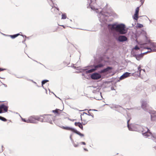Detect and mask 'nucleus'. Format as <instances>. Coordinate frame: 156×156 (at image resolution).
<instances>
[{"instance_id":"nucleus-15","label":"nucleus","mask_w":156,"mask_h":156,"mask_svg":"<svg viewBox=\"0 0 156 156\" xmlns=\"http://www.w3.org/2000/svg\"><path fill=\"white\" fill-rule=\"evenodd\" d=\"M27 122L36 123L37 122L35 120L34 116H33L30 117L28 119H27Z\"/></svg>"},{"instance_id":"nucleus-35","label":"nucleus","mask_w":156,"mask_h":156,"mask_svg":"<svg viewBox=\"0 0 156 156\" xmlns=\"http://www.w3.org/2000/svg\"><path fill=\"white\" fill-rule=\"evenodd\" d=\"M134 49L135 50H139L140 49V48L136 45L134 48Z\"/></svg>"},{"instance_id":"nucleus-54","label":"nucleus","mask_w":156,"mask_h":156,"mask_svg":"<svg viewBox=\"0 0 156 156\" xmlns=\"http://www.w3.org/2000/svg\"><path fill=\"white\" fill-rule=\"evenodd\" d=\"M61 26L63 27L64 28H65V27H64L63 25H61Z\"/></svg>"},{"instance_id":"nucleus-31","label":"nucleus","mask_w":156,"mask_h":156,"mask_svg":"<svg viewBox=\"0 0 156 156\" xmlns=\"http://www.w3.org/2000/svg\"><path fill=\"white\" fill-rule=\"evenodd\" d=\"M66 16L65 14H62V19H65L66 18Z\"/></svg>"},{"instance_id":"nucleus-8","label":"nucleus","mask_w":156,"mask_h":156,"mask_svg":"<svg viewBox=\"0 0 156 156\" xmlns=\"http://www.w3.org/2000/svg\"><path fill=\"white\" fill-rule=\"evenodd\" d=\"M112 69L113 68L112 67L108 66L107 68L101 70L99 72V73H110L112 72Z\"/></svg>"},{"instance_id":"nucleus-20","label":"nucleus","mask_w":156,"mask_h":156,"mask_svg":"<svg viewBox=\"0 0 156 156\" xmlns=\"http://www.w3.org/2000/svg\"><path fill=\"white\" fill-rule=\"evenodd\" d=\"M73 132L76 133V134L79 135V136L81 137L84 136V135L83 134L81 133L80 132L77 131L76 129H75Z\"/></svg>"},{"instance_id":"nucleus-23","label":"nucleus","mask_w":156,"mask_h":156,"mask_svg":"<svg viewBox=\"0 0 156 156\" xmlns=\"http://www.w3.org/2000/svg\"><path fill=\"white\" fill-rule=\"evenodd\" d=\"M88 114L87 113L85 112H83V114H82L81 115V120H82V115H83L84 114H86L87 115H88L89 116H91L93 118H94V115H93L92 114H91L89 112H88Z\"/></svg>"},{"instance_id":"nucleus-44","label":"nucleus","mask_w":156,"mask_h":156,"mask_svg":"<svg viewBox=\"0 0 156 156\" xmlns=\"http://www.w3.org/2000/svg\"><path fill=\"white\" fill-rule=\"evenodd\" d=\"M111 90H115V89H114V88L113 87H111Z\"/></svg>"},{"instance_id":"nucleus-10","label":"nucleus","mask_w":156,"mask_h":156,"mask_svg":"<svg viewBox=\"0 0 156 156\" xmlns=\"http://www.w3.org/2000/svg\"><path fill=\"white\" fill-rule=\"evenodd\" d=\"M127 38L125 36L123 35H120L116 38V40L120 42H123L126 41L127 40Z\"/></svg>"},{"instance_id":"nucleus-51","label":"nucleus","mask_w":156,"mask_h":156,"mask_svg":"<svg viewBox=\"0 0 156 156\" xmlns=\"http://www.w3.org/2000/svg\"><path fill=\"white\" fill-rule=\"evenodd\" d=\"M42 87L44 88V86H43V85H42Z\"/></svg>"},{"instance_id":"nucleus-6","label":"nucleus","mask_w":156,"mask_h":156,"mask_svg":"<svg viewBox=\"0 0 156 156\" xmlns=\"http://www.w3.org/2000/svg\"><path fill=\"white\" fill-rule=\"evenodd\" d=\"M105 64L102 63H100L97 65H95L94 68L91 69L90 70L86 71V73H91L96 70L99 68H101L104 66Z\"/></svg>"},{"instance_id":"nucleus-38","label":"nucleus","mask_w":156,"mask_h":156,"mask_svg":"<svg viewBox=\"0 0 156 156\" xmlns=\"http://www.w3.org/2000/svg\"><path fill=\"white\" fill-rule=\"evenodd\" d=\"M22 120L23 121L27 122V120H26L25 119L23 118H22Z\"/></svg>"},{"instance_id":"nucleus-25","label":"nucleus","mask_w":156,"mask_h":156,"mask_svg":"<svg viewBox=\"0 0 156 156\" xmlns=\"http://www.w3.org/2000/svg\"><path fill=\"white\" fill-rule=\"evenodd\" d=\"M119 107V105H112L111 106H110V108L112 109H113L114 108H117Z\"/></svg>"},{"instance_id":"nucleus-30","label":"nucleus","mask_w":156,"mask_h":156,"mask_svg":"<svg viewBox=\"0 0 156 156\" xmlns=\"http://www.w3.org/2000/svg\"><path fill=\"white\" fill-rule=\"evenodd\" d=\"M34 117L35 120H37L38 121V120H39L40 117L38 116H34Z\"/></svg>"},{"instance_id":"nucleus-3","label":"nucleus","mask_w":156,"mask_h":156,"mask_svg":"<svg viewBox=\"0 0 156 156\" xmlns=\"http://www.w3.org/2000/svg\"><path fill=\"white\" fill-rule=\"evenodd\" d=\"M111 29L114 30L121 34H124L127 33V30L126 29L125 25L122 23L119 24H112L111 25Z\"/></svg>"},{"instance_id":"nucleus-42","label":"nucleus","mask_w":156,"mask_h":156,"mask_svg":"<svg viewBox=\"0 0 156 156\" xmlns=\"http://www.w3.org/2000/svg\"><path fill=\"white\" fill-rule=\"evenodd\" d=\"M140 2L141 4H142L144 2V0H140Z\"/></svg>"},{"instance_id":"nucleus-55","label":"nucleus","mask_w":156,"mask_h":156,"mask_svg":"<svg viewBox=\"0 0 156 156\" xmlns=\"http://www.w3.org/2000/svg\"><path fill=\"white\" fill-rule=\"evenodd\" d=\"M155 48H154V49H155V50H156V47H154Z\"/></svg>"},{"instance_id":"nucleus-28","label":"nucleus","mask_w":156,"mask_h":156,"mask_svg":"<svg viewBox=\"0 0 156 156\" xmlns=\"http://www.w3.org/2000/svg\"><path fill=\"white\" fill-rule=\"evenodd\" d=\"M74 146L75 147H78L79 146V144L78 143L76 144H75L74 142V141L72 142Z\"/></svg>"},{"instance_id":"nucleus-26","label":"nucleus","mask_w":156,"mask_h":156,"mask_svg":"<svg viewBox=\"0 0 156 156\" xmlns=\"http://www.w3.org/2000/svg\"><path fill=\"white\" fill-rule=\"evenodd\" d=\"M41 117H40L39 118V120H38V121H40L42 122H45V121L44 120V119L43 118V117H42L41 116Z\"/></svg>"},{"instance_id":"nucleus-33","label":"nucleus","mask_w":156,"mask_h":156,"mask_svg":"<svg viewBox=\"0 0 156 156\" xmlns=\"http://www.w3.org/2000/svg\"><path fill=\"white\" fill-rule=\"evenodd\" d=\"M1 120L3 122H6L7 121V119H5V118L3 117H2Z\"/></svg>"},{"instance_id":"nucleus-32","label":"nucleus","mask_w":156,"mask_h":156,"mask_svg":"<svg viewBox=\"0 0 156 156\" xmlns=\"http://www.w3.org/2000/svg\"><path fill=\"white\" fill-rule=\"evenodd\" d=\"M48 81V80H44L42 81L41 82L42 85L44 84L45 83Z\"/></svg>"},{"instance_id":"nucleus-37","label":"nucleus","mask_w":156,"mask_h":156,"mask_svg":"<svg viewBox=\"0 0 156 156\" xmlns=\"http://www.w3.org/2000/svg\"><path fill=\"white\" fill-rule=\"evenodd\" d=\"M31 81L33 83H35V84H36V86H37V87H39L40 86H38L37 85V84L34 81H33V80H31Z\"/></svg>"},{"instance_id":"nucleus-9","label":"nucleus","mask_w":156,"mask_h":156,"mask_svg":"<svg viewBox=\"0 0 156 156\" xmlns=\"http://www.w3.org/2000/svg\"><path fill=\"white\" fill-rule=\"evenodd\" d=\"M101 75L97 73H94L91 75L90 77L93 80H98L101 78Z\"/></svg>"},{"instance_id":"nucleus-27","label":"nucleus","mask_w":156,"mask_h":156,"mask_svg":"<svg viewBox=\"0 0 156 156\" xmlns=\"http://www.w3.org/2000/svg\"><path fill=\"white\" fill-rule=\"evenodd\" d=\"M151 89L152 91H154L156 90V86L154 85L152 86Z\"/></svg>"},{"instance_id":"nucleus-16","label":"nucleus","mask_w":156,"mask_h":156,"mask_svg":"<svg viewBox=\"0 0 156 156\" xmlns=\"http://www.w3.org/2000/svg\"><path fill=\"white\" fill-rule=\"evenodd\" d=\"M1 108V110L3 109L4 111L6 112L8 110V107L5 105L4 104H2L0 105Z\"/></svg>"},{"instance_id":"nucleus-50","label":"nucleus","mask_w":156,"mask_h":156,"mask_svg":"<svg viewBox=\"0 0 156 156\" xmlns=\"http://www.w3.org/2000/svg\"><path fill=\"white\" fill-rule=\"evenodd\" d=\"M82 75L83 76H84V74L83 73L82 74Z\"/></svg>"},{"instance_id":"nucleus-53","label":"nucleus","mask_w":156,"mask_h":156,"mask_svg":"<svg viewBox=\"0 0 156 156\" xmlns=\"http://www.w3.org/2000/svg\"><path fill=\"white\" fill-rule=\"evenodd\" d=\"M143 70V71L144 72H145V69H142V70Z\"/></svg>"},{"instance_id":"nucleus-58","label":"nucleus","mask_w":156,"mask_h":156,"mask_svg":"<svg viewBox=\"0 0 156 156\" xmlns=\"http://www.w3.org/2000/svg\"><path fill=\"white\" fill-rule=\"evenodd\" d=\"M95 0V1L96 0Z\"/></svg>"},{"instance_id":"nucleus-21","label":"nucleus","mask_w":156,"mask_h":156,"mask_svg":"<svg viewBox=\"0 0 156 156\" xmlns=\"http://www.w3.org/2000/svg\"><path fill=\"white\" fill-rule=\"evenodd\" d=\"M73 132L76 133V134L79 135V136L81 137L84 136V135L83 134L81 133L80 132L77 131L76 129H75Z\"/></svg>"},{"instance_id":"nucleus-7","label":"nucleus","mask_w":156,"mask_h":156,"mask_svg":"<svg viewBox=\"0 0 156 156\" xmlns=\"http://www.w3.org/2000/svg\"><path fill=\"white\" fill-rule=\"evenodd\" d=\"M100 89L99 88H95L93 91V93L96 94L100 97L98 98H96V99L98 100H101L102 98L101 95V92H100Z\"/></svg>"},{"instance_id":"nucleus-13","label":"nucleus","mask_w":156,"mask_h":156,"mask_svg":"<svg viewBox=\"0 0 156 156\" xmlns=\"http://www.w3.org/2000/svg\"><path fill=\"white\" fill-rule=\"evenodd\" d=\"M42 117H43L44 119L45 122H47L50 123V124H52V122L50 117L49 116H46L44 115H42L41 116Z\"/></svg>"},{"instance_id":"nucleus-14","label":"nucleus","mask_w":156,"mask_h":156,"mask_svg":"<svg viewBox=\"0 0 156 156\" xmlns=\"http://www.w3.org/2000/svg\"><path fill=\"white\" fill-rule=\"evenodd\" d=\"M131 74V73H128V72H126L123 74H122L120 77V80H122L123 79H124L125 78L127 77L128 76H130V75Z\"/></svg>"},{"instance_id":"nucleus-36","label":"nucleus","mask_w":156,"mask_h":156,"mask_svg":"<svg viewBox=\"0 0 156 156\" xmlns=\"http://www.w3.org/2000/svg\"><path fill=\"white\" fill-rule=\"evenodd\" d=\"M72 134H71L70 136V140H71L72 142L73 141V139H72Z\"/></svg>"},{"instance_id":"nucleus-22","label":"nucleus","mask_w":156,"mask_h":156,"mask_svg":"<svg viewBox=\"0 0 156 156\" xmlns=\"http://www.w3.org/2000/svg\"><path fill=\"white\" fill-rule=\"evenodd\" d=\"M141 70L142 69H141V66H139L138 68V70L137 71V73H136V74L139 76H140V72Z\"/></svg>"},{"instance_id":"nucleus-43","label":"nucleus","mask_w":156,"mask_h":156,"mask_svg":"<svg viewBox=\"0 0 156 156\" xmlns=\"http://www.w3.org/2000/svg\"><path fill=\"white\" fill-rule=\"evenodd\" d=\"M5 69H2L0 68V71H2Z\"/></svg>"},{"instance_id":"nucleus-47","label":"nucleus","mask_w":156,"mask_h":156,"mask_svg":"<svg viewBox=\"0 0 156 156\" xmlns=\"http://www.w3.org/2000/svg\"><path fill=\"white\" fill-rule=\"evenodd\" d=\"M26 40V39H25L24 40L22 41L23 43L25 44V41Z\"/></svg>"},{"instance_id":"nucleus-11","label":"nucleus","mask_w":156,"mask_h":156,"mask_svg":"<svg viewBox=\"0 0 156 156\" xmlns=\"http://www.w3.org/2000/svg\"><path fill=\"white\" fill-rule=\"evenodd\" d=\"M150 51H147L145 52H144L143 53H141L140 54H135L133 55V56L136 59L139 61L142 58H143V56L144 54H146L147 53V52H149Z\"/></svg>"},{"instance_id":"nucleus-40","label":"nucleus","mask_w":156,"mask_h":156,"mask_svg":"<svg viewBox=\"0 0 156 156\" xmlns=\"http://www.w3.org/2000/svg\"><path fill=\"white\" fill-rule=\"evenodd\" d=\"M98 111V110H97L94 109H89V111Z\"/></svg>"},{"instance_id":"nucleus-29","label":"nucleus","mask_w":156,"mask_h":156,"mask_svg":"<svg viewBox=\"0 0 156 156\" xmlns=\"http://www.w3.org/2000/svg\"><path fill=\"white\" fill-rule=\"evenodd\" d=\"M136 27L138 28H142L143 27V25L142 24L140 23H137Z\"/></svg>"},{"instance_id":"nucleus-48","label":"nucleus","mask_w":156,"mask_h":156,"mask_svg":"<svg viewBox=\"0 0 156 156\" xmlns=\"http://www.w3.org/2000/svg\"><path fill=\"white\" fill-rule=\"evenodd\" d=\"M147 49H149V50H152V49L151 48H147Z\"/></svg>"},{"instance_id":"nucleus-24","label":"nucleus","mask_w":156,"mask_h":156,"mask_svg":"<svg viewBox=\"0 0 156 156\" xmlns=\"http://www.w3.org/2000/svg\"><path fill=\"white\" fill-rule=\"evenodd\" d=\"M19 35H20L19 34H17L13 35H7V36H10L12 39H14L17 37Z\"/></svg>"},{"instance_id":"nucleus-39","label":"nucleus","mask_w":156,"mask_h":156,"mask_svg":"<svg viewBox=\"0 0 156 156\" xmlns=\"http://www.w3.org/2000/svg\"><path fill=\"white\" fill-rule=\"evenodd\" d=\"M22 36L23 37H24L25 38H27V39H29V37H27L26 36H25V35L24 36V35H22Z\"/></svg>"},{"instance_id":"nucleus-19","label":"nucleus","mask_w":156,"mask_h":156,"mask_svg":"<svg viewBox=\"0 0 156 156\" xmlns=\"http://www.w3.org/2000/svg\"><path fill=\"white\" fill-rule=\"evenodd\" d=\"M75 125L76 126H78L82 130L83 129V126L81 123L80 122H75Z\"/></svg>"},{"instance_id":"nucleus-57","label":"nucleus","mask_w":156,"mask_h":156,"mask_svg":"<svg viewBox=\"0 0 156 156\" xmlns=\"http://www.w3.org/2000/svg\"><path fill=\"white\" fill-rule=\"evenodd\" d=\"M18 78H20L21 77H18Z\"/></svg>"},{"instance_id":"nucleus-5","label":"nucleus","mask_w":156,"mask_h":156,"mask_svg":"<svg viewBox=\"0 0 156 156\" xmlns=\"http://www.w3.org/2000/svg\"><path fill=\"white\" fill-rule=\"evenodd\" d=\"M129 120H128L127 121V127L129 130L137 131H140V129L141 128L140 126L136 124H131L130 125H129Z\"/></svg>"},{"instance_id":"nucleus-2","label":"nucleus","mask_w":156,"mask_h":156,"mask_svg":"<svg viewBox=\"0 0 156 156\" xmlns=\"http://www.w3.org/2000/svg\"><path fill=\"white\" fill-rule=\"evenodd\" d=\"M149 101L146 100H142L141 101V107L145 111L148 112L150 115L151 119L152 121H156V112L152 109L148 103Z\"/></svg>"},{"instance_id":"nucleus-41","label":"nucleus","mask_w":156,"mask_h":156,"mask_svg":"<svg viewBox=\"0 0 156 156\" xmlns=\"http://www.w3.org/2000/svg\"><path fill=\"white\" fill-rule=\"evenodd\" d=\"M81 144H83V145H86V143L85 142H81Z\"/></svg>"},{"instance_id":"nucleus-1","label":"nucleus","mask_w":156,"mask_h":156,"mask_svg":"<svg viewBox=\"0 0 156 156\" xmlns=\"http://www.w3.org/2000/svg\"><path fill=\"white\" fill-rule=\"evenodd\" d=\"M88 3H89L91 9L94 10H95L96 12H100L98 15V17L100 21L102 23H105L107 21V17L109 16H114L115 13L111 10L110 12H104L103 11H99L98 9L95 7V3H93L92 0H88Z\"/></svg>"},{"instance_id":"nucleus-56","label":"nucleus","mask_w":156,"mask_h":156,"mask_svg":"<svg viewBox=\"0 0 156 156\" xmlns=\"http://www.w3.org/2000/svg\"><path fill=\"white\" fill-rule=\"evenodd\" d=\"M84 77L85 78H86V76H84Z\"/></svg>"},{"instance_id":"nucleus-12","label":"nucleus","mask_w":156,"mask_h":156,"mask_svg":"<svg viewBox=\"0 0 156 156\" xmlns=\"http://www.w3.org/2000/svg\"><path fill=\"white\" fill-rule=\"evenodd\" d=\"M139 10V7H138L136 9L135 14L133 16V19L136 20H137L138 18V13Z\"/></svg>"},{"instance_id":"nucleus-49","label":"nucleus","mask_w":156,"mask_h":156,"mask_svg":"<svg viewBox=\"0 0 156 156\" xmlns=\"http://www.w3.org/2000/svg\"><path fill=\"white\" fill-rule=\"evenodd\" d=\"M83 149L85 151H88V150L86 149V148H84Z\"/></svg>"},{"instance_id":"nucleus-17","label":"nucleus","mask_w":156,"mask_h":156,"mask_svg":"<svg viewBox=\"0 0 156 156\" xmlns=\"http://www.w3.org/2000/svg\"><path fill=\"white\" fill-rule=\"evenodd\" d=\"M60 127L63 129H65L66 130H71V131H72L73 132V131L74 129V128H73L72 127H67V126L64 127V126H61Z\"/></svg>"},{"instance_id":"nucleus-4","label":"nucleus","mask_w":156,"mask_h":156,"mask_svg":"<svg viewBox=\"0 0 156 156\" xmlns=\"http://www.w3.org/2000/svg\"><path fill=\"white\" fill-rule=\"evenodd\" d=\"M142 134L145 138L148 137L151 138L156 142V133H154L152 134L150 132L149 129L147 127H144L142 128V130H141ZM156 150V146L155 147Z\"/></svg>"},{"instance_id":"nucleus-34","label":"nucleus","mask_w":156,"mask_h":156,"mask_svg":"<svg viewBox=\"0 0 156 156\" xmlns=\"http://www.w3.org/2000/svg\"><path fill=\"white\" fill-rule=\"evenodd\" d=\"M59 110V109H56L55 110H53L52 112L55 113H57L58 112V111Z\"/></svg>"},{"instance_id":"nucleus-52","label":"nucleus","mask_w":156,"mask_h":156,"mask_svg":"<svg viewBox=\"0 0 156 156\" xmlns=\"http://www.w3.org/2000/svg\"><path fill=\"white\" fill-rule=\"evenodd\" d=\"M2 117V116H0V120H1V119Z\"/></svg>"},{"instance_id":"nucleus-46","label":"nucleus","mask_w":156,"mask_h":156,"mask_svg":"<svg viewBox=\"0 0 156 156\" xmlns=\"http://www.w3.org/2000/svg\"><path fill=\"white\" fill-rule=\"evenodd\" d=\"M3 85L5 87H7V85L5 84H4V83H3Z\"/></svg>"},{"instance_id":"nucleus-18","label":"nucleus","mask_w":156,"mask_h":156,"mask_svg":"<svg viewBox=\"0 0 156 156\" xmlns=\"http://www.w3.org/2000/svg\"><path fill=\"white\" fill-rule=\"evenodd\" d=\"M73 67L75 69L77 70H79L80 71V72H82L83 71H84L85 70H86V69H81L80 67H76L75 66H73Z\"/></svg>"},{"instance_id":"nucleus-45","label":"nucleus","mask_w":156,"mask_h":156,"mask_svg":"<svg viewBox=\"0 0 156 156\" xmlns=\"http://www.w3.org/2000/svg\"><path fill=\"white\" fill-rule=\"evenodd\" d=\"M2 148L3 147V146L2 145ZM3 151V149H2L0 151V152H2Z\"/></svg>"}]
</instances>
